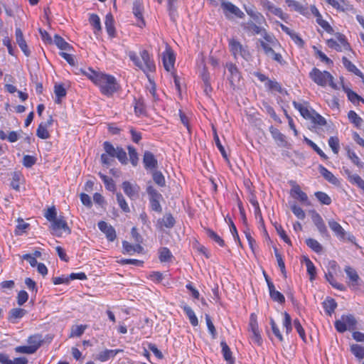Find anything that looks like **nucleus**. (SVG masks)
I'll list each match as a JSON object with an SVG mask.
<instances>
[{
	"mask_svg": "<svg viewBox=\"0 0 364 364\" xmlns=\"http://www.w3.org/2000/svg\"><path fill=\"white\" fill-rule=\"evenodd\" d=\"M36 162V158L33 156L25 155L23 158V164L27 168H31Z\"/></svg>",
	"mask_w": 364,
	"mask_h": 364,
	"instance_id": "774afa93",
	"label": "nucleus"
},
{
	"mask_svg": "<svg viewBox=\"0 0 364 364\" xmlns=\"http://www.w3.org/2000/svg\"><path fill=\"white\" fill-rule=\"evenodd\" d=\"M304 261L306 266L307 272L310 275V279L313 280L316 273V267L313 262L308 257H305Z\"/></svg>",
	"mask_w": 364,
	"mask_h": 364,
	"instance_id": "09e8293b",
	"label": "nucleus"
},
{
	"mask_svg": "<svg viewBox=\"0 0 364 364\" xmlns=\"http://www.w3.org/2000/svg\"><path fill=\"white\" fill-rule=\"evenodd\" d=\"M105 28L108 35L114 37L115 34V28L114 26V18L111 13H108L105 16Z\"/></svg>",
	"mask_w": 364,
	"mask_h": 364,
	"instance_id": "c85d7f7f",
	"label": "nucleus"
},
{
	"mask_svg": "<svg viewBox=\"0 0 364 364\" xmlns=\"http://www.w3.org/2000/svg\"><path fill=\"white\" fill-rule=\"evenodd\" d=\"M345 272L350 280L349 285L352 287L358 286L360 278L356 271L352 267L346 266L345 267Z\"/></svg>",
	"mask_w": 364,
	"mask_h": 364,
	"instance_id": "b1692460",
	"label": "nucleus"
},
{
	"mask_svg": "<svg viewBox=\"0 0 364 364\" xmlns=\"http://www.w3.org/2000/svg\"><path fill=\"white\" fill-rule=\"evenodd\" d=\"M328 145L334 154H338L340 149L339 139L337 136H331L328 139Z\"/></svg>",
	"mask_w": 364,
	"mask_h": 364,
	"instance_id": "6e6d98bb",
	"label": "nucleus"
},
{
	"mask_svg": "<svg viewBox=\"0 0 364 364\" xmlns=\"http://www.w3.org/2000/svg\"><path fill=\"white\" fill-rule=\"evenodd\" d=\"M133 14L139 21L138 26L143 27L145 25L143 18V6L139 0H136L133 4Z\"/></svg>",
	"mask_w": 364,
	"mask_h": 364,
	"instance_id": "aec40b11",
	"label": "nucleus"
},
{
	"mask_svg": "<svg viewBox=\"0 0 364 364\" xmlns=\"http://www.w3.org/2000/svg\"><path fill=\"white\" fill-rule=\"evenodd\" d=\"M162 60L166 70L171 71L175 63V55L173 53L170 49L166 50V51L163 53Z\"/></svg>",
	"mask_w": 364,
	"mask_h": 364,
	"instance_id": "412c9836",
	"label": "nucleus"
},
{
	"mask_svg": "<svg viewBox=\"0 0 364 364\" xmlns=\"http://www.w3.org/2000/svg\"><path fill=\"white\" fill-rule=\"evenodd\" d=\"M227 68L230 73V76L228 77L230 86L235 88L236 86V82L240 81V74L237 68L232 63L227 64Z\"/></svg>",
	"mask_w": 364,
	"mask_h": 364,
	"instance_id": "6ab92c4d",
	"label": "nucleus"
},
{
	"mask_svg": "<svg viewBox=\"0 0 364 364\" xmlns=\"http://www.w3.org/2000/svg\"><path fill=\"white\" fill-rule=\"evenodd\" d=\"M326 278L327 281L336 289H339L341 291L345 290V287L342 284L338 283L331 272H328L326 274Z\"/></svg>",
	"mask_w": 364,
	"mask_h": 364,
	"instance_id": "49530a36",
	"label": "nucleus"
},
{
	"mask_svg": "<svg viewBox=\"0 0 364 364\" xmlns=\"http://www.w3.org/2000/svg\"><path fill=\"white\" fill-rule=\"evenodd\" d=\"M28 346L35 349V352L39 348L43 343L42 336L40 334H35L31 336L28 338Z\"/></svg>",
	"mask_w": 364,
	"mask_h": 364,
	"instance_id": "72a5a7b5",
	"label": "nucleus"
},
{
	"mask_svg": "<svg viewBox=\"0 0 364 364\" xmlns=\"http://www.w3.org/2000/svg\"><path fill=\"white\" fill-rule=\"evenodd\" d=\"M182 308L186 316L188 317L191 325L193 326H198V320L193 310L188 305H184Z\"/></svg>",
	"mask_w": 364,
	"mask_h": 364,
	"instance_id": "c9c22d12",
	"label": "nucleus"
},
{
	"mask_svg": "<svg viewBox=\"0 0 364 364\" xmlns=\"http://www.w3.org/2000/svg\"><path fill=\"white\" fill-rule=\"evenodd\" d=\"M143 163L146 169L154 170L157 167V160L154 155L150 151H145L143 157Z\"/></svg>",
	"mask_w": 364,
	"mask_h": 364,
	"instance_id": "4be33fe9",
	"label": "nucleus"
},
{
	"mask_svg": "<svg viewBox=\"0 0 364 364\" xmlns=\"http://www.w3.org/2000/svg\"><path fill=\"white\" fill-rule=\"evenodd\" d=\"M342 62L345 68L351 73H353L355 75L363 77V75L362 72L356 68V66L353 64L346 57H343Z\"/></svg>",
	"mask_w": 364,
	"mask_h": 364,
	"instance_id": "473e14b6",
	"label": "nucleus"
},
{
	"mask_svg": "<svg viewBox=\"0 0 364 364\" xmlns=\"http://www.w3.org/2000/svg\"><path fill=\"white\" fill-rule=\"evenodd\" d=\"M282 30L288 34L296 44L302 47L304 44V41L298 36V34L284 25H281Z\"/></svg>",
	"mask_w": 364,
	"mask_h": 364,
	"instance_id": "cd10ccee",
	"label": "nucleus"
},
{
	"mask_svg": "<svg viewBox=\"0 0 364 364\" xmlns=\"http://www.w3.org/2000/svg\"><path fill=\"white\" fill-rule=\"evenodd\" d=\"M146 191L152 205H160L161 195L151 186L147 187Z\"/></svg>",
	"mask_w": 364,
	"mask_h": 364,
	"instance_id": "bb28decb",
	"label": "nucleus"
},
{
	"mask_svg": "<svg viewBox=\"0 0 364 364\" xmlns=\"http://www.w3.org/2000/svg\"><path fill=\"white\" fill-rule=\"evenodd\" d=\"M311 11L316 17V23L321 27H322L326 32L329 33H332L333 32V28L326 21L322 18L321 14L314 5L311 6Z\"/></svg>",
	"mask_w": 364,
	"mask_h": 364,
	"instance_id": "2eb2a0df",
	"label": "nucleus"
},
{
	"mask_svg": "<svg viewBox=\"0 0 364 364\" xmlns=\"http://www.w3.org/2000/svg\"><path fill=\"white\" fill-rule=\"evenodd\" d=\"M229 47L230 52L232 53L235 58L241 56L242 58L248 60L251 57L247 47L242 46L240 42L235 38H231L229 40Z\"/></svg>",
	"mask_w": 364,
	"mask_h": 364,
	"instance_id": "20e7f679",
	"label": "nucleus"
},
{
	"mask_svg": "<svg viewBox=\"0 0 364 364\" xmlns=\"http://www.w3.org/2000/svg\"><path fill=\"white\" fill-rule=\"evenodd\" d=\"M269 132L277 146L280 147H287L288 146L286 136L278 129L271 126L269 127Z\"/></svg>",
	"mask_w": 364,
	"mask_h": 364,
	"instance_id": "4468645a",
	"label": "nucleus"
},
{
	"mask_svg": "<svg viewBox=\"0 0 364 364\" xmlns=\"http://www.w3.org/2000/svg\"><path fill=\"white\" fill-rule=\"evenodd\" d=\"M275 229H276L277 232L278 233V235L280 236V237L286 243H287L288 245H291V242L289 237L286 234V232L284 231V230L282 228V227L280 225H275Z\"/></svg>",
	"mask_w": 364,
	"mask_h": 364,
	"instance_id": "052dcab7",
	"label": "nucleus"
},
{
	"mask_svg": "<svg viewBox=\"0 0 364 364\" xmlns=\"http://www.w3.org/2000/svg\"><path fill=\"white\" fill-rule=\"evenodd\" d=\"M154 181L160 186L165 185V178L161 172L154 171L152 173Z\"/></svg>",
	"mask_w": 364,
	"mask_h": 364,
	"instance_id": "bf43d9fd",
	"label": "nucleus"
},
{
	"mask_svg": "<svg viewBox=\"0 0 364 364\" xmlns=\"http://www.w3.org/2000/svg\"><path fill=\"white\" fill-rule=\"evenodd\" d=\"M250 331L252 332L251 338L254 343L259 345L262 342V338L258 329L257 321L254 314L250 316Z\"/></svg>",
	"mask_w": 364,
	"mask_h": 364,
	"instance_id": "9d476101",
	"label": "nucleus"
},
{
	"mask_svg": "<svg viewBox=\"0 0 364 364\" xmlns=\"http://www.w3.org/2000/svg\"><path fill=\"white\" fill-rule=\"evenodd\" d=\"M176 223V220L171 213H166L162 218L157 220L156 226L160 230H163L164 228H172Z\"/></svg>",
	"mask_w": 364,
	"mask_h": 364,
	"instance_id": "f3484780",
	"label": "nucleus"
},
{
	"mask_svg": "<svg viewBox=\"0 0 364 364\" xmlns=\"http://www.w3.org/2000/svg\"><path fill=\"white\" fill-rule=\"evenodd\" d=\"M351 353L359 360L364 358V347L358 344L350 346Z\"/></svg>",
	"mask_w": 364,
	"mask_h": 364,
	"instance_id": "37998d69",
	"label": "nucleus"
},
{
	"mask_svg": "<svg viewBox=\"0 0 364 364\" xmlns=\"http://www.w3.org/2000/svg\"><path fill=\"white\" fill-rule=\"evenodd\" d=\"M243 28L247 31V32H250L252 34H259L262 33L263 31L262 28L258 26H257L254 22L252 21L244 23L242 25Z\"/></svg>",
	"mask_w": 364,
	"mask_h": 364,
	"instance_id": "58836bf2",
	"label": "nucleus"
},
{
	"mask_svg": "<svg viewBox=\"0 0 364 364\" xmlns=\"http://www.w3.org/2000/svg\"><path fill=\"white\" fill-rule=\"evenodd\" d=\"M260 4L263 9L271 12L275 16L282 18L283 11L280 8L275 7L274 5L269 0H259Z\"/></svg>",
	"mask_w": 364,
	"mask_h": 364,
	"instance_id": "5701e85b",
	"label": "nucleus"
},
{
	"mask_svg": "<svg viewBox=\"0 0 364 364\" xmlns=\"http://www.w3.org/2000/svg\"><path fill=\"white\" fill-rule=\"evenodd\" d=\"M103 147L105 153L101 155V162L103 165L110 166L116 156L118 147L114 148L109 141H105Z\"/></svg>",
	"mask_w": 364,
	"mask_h": 364,
	"instance_id": "6e6552de",
	"label": "nucleus"
},
{
	"mask_svg": "<svg viewBox=\"0 0 364 364\" xmlns=\"http://www.w3.org/2000/svg\"><path fill=\"white\" fill-rule=\"evenodd\" d=\"M313 49L314 50L316 56L319 58L322 62H324L326 64H333V61L321 50H318L316 46H314Z\"/></svg>",
	"mask_w": 364,
	"mask_h": 364,
	"instance_id": "0e129e2a",
	"label": "nucleus"
},
{
	"mask_svg": "<svg viewBox=\"0 0 364 364\" xmlns=\"http://www.w3.org/2000/svg\"><path fill=\"white\" fill-rule=\"evenodd\" d=\"M86 328H87L86 325H80V326H73L71 330L70 337L81 336Z\"/></svg>",
	"mask_w": 364,
	"mask_h": 364,
	"instance_id": "4d7b16f0",
	"label": "nucleus"
},
{
	"mask_svg": "<svg viewBox=\"0 0 364 364\" xmlns=\"http://www.w3.org/2000/svg\"><path fill=\"white\" fill-rule=\"evenodd\" d=\"M80 71L97 85L105 95L111 96L119 88L116 79L112 75L97 73L91 68L87 70L80 69Z\"/></svg>",
	"mask_w": 364,
	"mask_h": 364,
	"instance_id": "f257e3e1",
	"label": "nucleus"
},
{
	"mask_svg": "<svg viewBox=\"0 0 364 364\" xmlns=\"http://www.w3.org/2000/svg\"><path fill=\"white\" fill-rule=\"evenodd\" d=\"M315 196L318 201L323 205H329L331 203V198L323 192H316L315 193Z\"/></svg>",
	"mask_w": 364,
	"mask_h": 364,
	"instance_id": "13d9d810",
	"label": "nucleus"
},
{
	"mask_svg": "<svg viewBox=\"0 0 364 364\" xmlns=\"http://www.w3.org/2000/svg\"><path fill=\"white\" fill-rule=\"evenodd\" d=\"M213 137H214V141L215 142V144L217 146V147L218 148V149L220 150L222 156H223V158L228 161V154L225 150V148L223 147V146L222 145L220 141V139L218 137V135L217 134V132H216V129L213 127Z\"/></svg>",
	"mask_w": 364,
	"mask_h": 364,
	"instance_id": "c03bdc74",
	"label": "nucleus"
},
{
	"mask_svg": "<svg viewBox=\"0 0 364 364\" xmlns=\"http://www.w3.org/2000/svg\"><path fill=\"white\" fill-rule=\"evenodd\" d=\"M348 119L353 123L356 127H360L363 124V119L359 117L357 113L353 110H350L348 113Z\"/></svg>",
	"mask_w": 364,
	"mask_h": 364,
	"instance_id": "79ce46f5",
	"label": "nucleus"
},
{
	"mask_svg": "<svg viewBox=\"0 0 364 364\" xmlns=\"http://www.w3.org/2000/svg\"><path fill=\"white\" fill-rule=\"evenodd\" d=\"M16 43H18V46L20 47L24 55L26 57H28L31 55V51L24 38L16 40Z\"/></svg>",
	"mask_w": 364,
	"mask_h": 364,
	"instance_id": "680f3d73",
	"label": "nucleus"
},
{
	"mask_svg": "<svg viewBox=\"0 0 364 364\" xmlns=\"http://www.w3.org/2000/svg\"><path fill=\"white\" fill-rule=\"evenodd\" d=\"M207 235L213 240L214 242L218 243L220 247H223L225 245L224 240L218 235L216 232L210 229L206 230Z\"/></svg>",
	"mask_w": 364,
	"mask_h": 364,
	"instance_id": "de8ad7c7",
	"label": "nucleus"
},
{
	"mask_svg": "<svg viewBox=\"0 0 364 364\" xmlns=\"http://www.w3.org/2000/svg\"><path fill=\"white\" fill-rule=\"evenodd\" d=\"M36 135L42 139H47L50 137V134L47 130L46 126L43 125V123H41L36 130Z\"/></svg>",
	"mask_w": 364,
	"mask_h": 364,
	"instance_id": "3c124183",
	"label": "nucleus"
},
{
	"mask_svg": "<svg viewBox=\"0 0 364 364\" xmlns=\"http://www.w3.org/2000/svg\"><path fill=\"white\" fill-rule=\"evenodd\" d=\"M357 321L353 315H343L341 319L335 322V328L339 333H344L347 330L351 331L355 328Z\"/></svg>",
	"mask_w": 364,
	"mask_h": 364,
	"instance_id": "7ed1b4c3",
	"label": "nucleus"
},
{
	"mask_svg": "<svg viewBox=\"0 0 364 364\" xmlns=\"http://www.w3.org/2000/svg\"><path fill=\"white\" fill-rule=\"evenodd\" d=\"M291 185H292V187H291V196L299 200L301 203H306L307 202L308 200V196L307 195L301 191L300 186L296 184V182H291Z\"/></svg>",
	"mask_w": 364,
	"mask_h": 364,
	"instance_id": "dca6fc26",
	"label": "nucleus"
},
{
	"mask_svg": "<svg viewBox=\"0 0 364 364\" xmlns=\"http://www.w3.org/2000/svg\"><path fill=\"white\" fill-rule=\"evenodd\" d=\"M50 228L53 235L60 237L63 232L70 234L71 230L68 226L66 221L63 216H59L58 218L50 223Z\"/></svg>",
	"mask_w": 364,
	"mask_h": 364,
	"instance_id": "423d86ee",
	"label": "nucleus"
},
{
	"mask_svg": "<svg viewBox=\"0 0 364 364\" xmlns=\"http://www.w3.org/2000/svg\"><path fill=\"white\" fill-rule=\"evenodd\" d=\"M287 6L302 15L307 13V8L294 0H284Z\"/></svg>",
	"mask_w": 364,
	"mask_h": 364,
	"instance_id": "7c9ffc66",
	"label": "nucleus"
},
{
	"mask_svg": "<svg viewBox=\"0 0 364 364\" xmlns=\"http://www.w3.org/2000/svg\"><path fill=\"white\" fill-rule=\"evenodd\" d=\"M292 104L294 108L296 109L300 112L301 115L304 119L311 120V119L313 118V114H315V111L313 109H310L306 102L302 104L294 101Z\"/></svg>",
	"mask_w": 364,
	"mask_h": 364,
	"instance_id": "ddd939ff",
	"label": "nucleus"
},
{
	"mask_svg": "<svg viewBox=\"0 0 364 364\" xmlns=\"http://www.w3.org/2000/svg\"><path fill=\"white\" fill-rule=\"evenodd\" d=\"M343 88L344 91L346 92L348 100L352 102L355 103L356 101L364 102V100L353 90L348 88H346L344 85H343Z\"/></svg>",
	"mask_w": 364,
	"mask_h": 364,
	"instance_id": "603ef678",
	"label": "nucleus"
},
{
	"mask_svg": "<svg viewBox=\"0 0 364 364\" xmlns=\"http://www.w3.org/2000/svg\"><path fill=\"white\" fill-rule=\"evenodd\" d=\"M26 313V311L21 308L12 309L9 312V319L12 323H16V320L22 318Z\"/></svg>",
	"mask_w": 364,
	"mask_h": 364,
	"instance_id": "f704fd0d",
	"label": "nucleus"
},
{
	"mask_svg": "<svg viewBox=\"0 0 364 364\" xmlns=\"http://www.w3.org/2000/svg\"><path fill=\"white\" fill-rule=\"evenodd\" d=\"M337 42L343 46V50H350L349 43L347 42L345 36L341 33L336 34Z\"/></svg>",
	"mask_w": 364,
	"mask_h": 364,
	"instance_id": "338daca9",
	"label": "nucleus"
},
{
	"mask_svg": "<svg viewBox=\"0 0 364 364\" xmlns=\"http://www.w3.org/2000/svg\"><path fill=\"white\" fill-rule=\"evenodd\" d=\"M122 188L125 194L131 198H134L139 191V187L136 185L132 184L129 181L123 182Z\"/></svg>",
	"mask_w": 364,
	"mask_h": 364,
	"instance_id": "a878e982",
	"label": "nucleus"
},
{
	"mask_svg": "<svg viewBox=\"0 0 364 364\" xmlns=\"http://www.w3.org/2000/svg\"><path fill=\"white\" fill-rule=\"evenodd\" d=\"M318 171L319 173L323 176V177L329 183L333 185H337L339 183L338 178L323 166L319 165Z\"/></svg>",
	"mask_w": 364,
	"mask_h": 364,
	"instance_id": "393cba45",
	"label": "nucleus"
},
{
	"mask_svg": "<svg viewBox=\"0 0 364 364\" xmlns=\"http://www.w3.org/2000/svg\"><path fill=\"white\" fill-rule=\"evenodd\" d=\"M220 346L222 348V353L225 360L229 362L230 363H233L234 359L232 356V352L226 342L221 341Z\"/></svg>",
	"mask_w": 364,
	"mask_h": 364,
	"instance_id": "e433bc0d",
	"label": "nucleus"
},
{
	"mask_svg": "<svg viewBox=\"0 0 364 364\" xmlns=\"http://www.w3.org/2000/svg\"><path fill=\"white\" fill-rule=\"evenodd\" d=\"M54 42L58 48L62 50H70L72 48L71 46L58 35H55Z\"/></svg>",
	"mask_w": 364,
	"mask_h": 364,
	"instance_id": "4c0bfd02",
	"label": "nucleus"
},
{
	"mask_svg": "<svg viewBox=\"0 0 364 364\" xmlns=\"http://www.w3.org/2000/svg\"><path fill=\"white\" fill-rule=\"evenodd\" d=\"M99 176L101 178V179L102 180V181L104 182L107 189H108L109 191L114 190L115 185H114V181L112 180V178L102 174V173H99Z\"/></svg>",
	"mask_w": 364,
	"mask_h": 364,
	"instance_id": "864d4df0",
	"label": "nucleus"
},
{
	"mask_svg": "<svg viewBox=\"0 0 364 364\" xmlns=\"http://www.w3.org/2000/svg\"><path fill=\"white\" fill-rule=\"evenodd\" d=\"M309 77L319 86L325 87L328 84L333 89H338L337 85L333 82V75L328 71H321L319 69L314 68L309 73Z\"/></svg>",
	"mask_w": 364,
	"mask_h": 364,
	"instance_id": "f03ea898",
	"label": "nucleus"
},
{
	"mask_svg": "<svg viewBox=\"0 0 364 364\" xmlns=\"http://www.w3.org/2000/svg\"><path fill=\"white\" fill-rule=\"evenodd\" d=\"M89 21L95 28H96L97 31H101L102 27L100 24V19L97 14H91L89 18Z\"/></svg>",
	"mask_w": 364,
	"mask_h": 364,
	"instance_id": "e2e57ef3",
	"label": "nucleus"
},
{
	"mask_svg": "<svg viewBox=\"0 0 364 364\" xmlns=\"http://www.w3.org/2000/svg\"><path fill=\"white\" fill-rule=\"evenodd\" d=\"M306 245L310 247L313 251L316 253H321L323 252L322 245L315 239L309 238L306 240Z\"/></svg>",
	"mask_w": 364,
	"mask_h": 364,
	"instance_id": "ea45409f",
	"label": "nucleus"
},
{
	"mask_svg": "<svg viewBox=\"0 0 364 364\" xmlns=\"http://www.w3.org/2000/svg\"><path fill=\"white\" fill-rule=\"evenodd\" d=\"M97 225L100 231L106 235L108 241L113 242L116 239V231L111 225H109L105 221H100Z\"/></svg>",
	"mask_w": 364,
	"mask_h": 364,
	"instance_id": "f8f14e48",
	"label": "nucleus"
},
{
	"mask_svg": "<svg viewBox=\"0 0 364 364\" xmlns=\"http://www.w3.org/2000/svg\"><path fill=\"white\" fill-rule=\"evenodd\" d=\"M260 46L262 48L264 54L267 55V58H271L272 60H274L277 62H278L280 64H282L283 63V58L281 54L276 53L272 46L267 43L264 41H259Z\"/></svg>",
	"mask_w": 364,
	"mask_h": 364,
	"instance_id": "1a4fd4ad",
	"label": "nucleus"
},
{
	"mask_svg": "<svg viewBox=\"0 0 364 364\" xmlns=\"http://www.w3.org/2000/svg\"><path fill=\"white\" fill-rule=\"evenodd\" d=\"M328 225L331 230L337 236V237H338L341 240L349 241L352 242L355 240V237L353 235L347 233L342 228V226L333 220H330L328 221Z\"/></svg>",
	"mask_w": 364,
	"mask_h": 364,
	"instance_id": "0eeeda50",
	"label": "nucleus"
},
{
	"mask_svg": "<svg viewBox=\"0 0 364 364\" xmlns=\"http://www.w3.org/2000/svg\"><path fill=\"white\" fill-rule=\"evenodd\" d=\"M44 216L50 223L58 218L57 217V211L55 206L48 208L44 213Z\"/></svg>",
	"mask_w": 364,
	"mask_h": 364,
	"instance_id": "5fc2aeb1",
	"label": "nucleus"
},
{
	"mask_svg": "<svg viewBox=\"0 0 364 364\" xmlns=\"http://www.w3.org/2000/svg\"><path fill=\"white\" fill-rule=\"evenodd\" d=\"M347 154H348V158L351 160V161L355 165H356L357 166L360 167V168L363 167V164L360 162V158L357 156V154L354 151H350L349 149V150H348Z\"/></svg>",
	"mask_w": 364,
	"mask_h": 364,
	"instance_id": "69168bd1",
	"label": "nucleus"
},
{
	"mask_svg": "<svg viewBox=\"0 0 364 364\" xmlns=\"http://www.w3.org/2000/svg\"><path fill=\"white\" fill-rule=\"evenodd\" d=\"M323 306L325 311L331 315L337 306L336 302L333 299H326L323 302Z\"/></svg>",
	"mask_w": 364,
	"mask_h": 364,
	"instance_id": "a18cd8bd",
	"label": "nucleus"
},
{
	"mask_svg": "<svg viewBox=\"0 0 364 364\" xmlns=\"http://www.w3.org/2000/svg\"><path fill=\"white\" fill-rule=\"evenodd\" d=\"M122 351L119 349L116 350H105L104 351L100 352L98 355L97 358L100 360L101 362H105L111 358H114L118 353Z\"/></svg>",
	"mask_w": 364,
	"mask_h": 364,
	"instance_id": "c756f323",
	"label": "nucleus"
},
{
	"mask_svg": "<svg viewBox=\"0 0 364 364\" xmlns=\"http://www.w3.org/2000/svg\"><path fill=\"white\" fill-rule=\"evenodd\" d=\"M269 296L273 301H277L279 304H283L285 302V298L284 295L275 289L274 284H269Z\"/></svg>",
	"mask_w": 364,
	"mask_h": 364,
	"instance_id": "2f4dec72",
	"label": "nucleus"
},
{
	"mask_svg": "<svg viewBox=\"0 0 364 364\" xmlns=\"http://www.w3.org/2000/svg\"><path fill=\"white\" fill-rule=\"evenodd\" d=\"M309 214L319 232L322 235H327V228L320 215L314 210L310 211Z\"/></svg>",
	"mask_w": 364,
	"mask_h": 364,
	"instance_id": "a211bd4d",
	"label": "nucleus"
},
{
	"mask_svg": "<svg viewBox=\"0 0 364 364\" xmlns=\"http://www.w3.org/2000/svg\"><path fill=\"white\" fill-rule=\"evenodd\" d=\"M140 55L144 62V63H142V68H141V70H143L145 73L154 71L156 68L155 64L154 61L150 59L148 51L146 50H141L140 52Z\"/></svg>",
	"mask_w": 364,
	"mask_h": 364,
	"instance_id": "9b49d317",
	"label": "nucleus"
},
{
	"mask_svg": "<svg viewBox=\"0 0 364 364\" xmlns=\"http://www.w3.org/2000/svg\"><path fill=\"white\" fill-rule=\"evenodd\" d=\"M220 3L224 15L228 19H231L232 18V15L240 18H244L245 14L231 2L226 0H220Z\"/></svg>",
	"mask_w": 364,
	"mask_h": 364,
	"instance_id": "39448f33",
	"label": "nucleus"
},
{
	"mask_svg": "<svg viewBox=\"0 0 364 364\" xmlns=\"http://www.w3.org/2000/svg\"><path fill=\"white\" fill-rule=\"evenodd\" d=\"M54 92L58 100H55L57 103L60 102V99L66 95V90L62 85H55Z\"/></svg>",
	"mask_w": 364,
	"mask_h": 364,
	"instance_id": "8fccbe9b",
	"label": "nucleus"
},
{
	"mask_svg": "<svg viewBox=\"0 0 364 364\" xmlns=\"http://www.w3.org/2000/svg\"><path fill=\"white\" fill-rule=\"evenodd\" d=\"M159 260L161 262H167L171 260L173 257V255L171 251L167 247H161L159 251Z\"/></svg>",
	"mask_w": 364,
	"mask_h": 364,
	"instance_id": "a19ab883",
	"label": "nucleus"
}]
</instances>
